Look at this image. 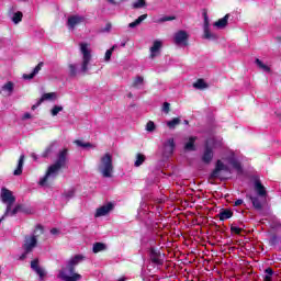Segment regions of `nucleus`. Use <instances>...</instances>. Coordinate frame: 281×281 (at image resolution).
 Instances as JSON below:
<instances>
[{
  "label": "nucleus",
  "mask_w": 281,
  "mask_h": 281,
  "mask_svg": "<svg viewBox=\"0 0 281 281\" xmlns=\"http://www.w3.org/2000/svg\"><path fill=\"white\" fill-rule=\"evenodd\" d=\"M114 49H115V46H113L112 48H110L105 52V57L104 58H105L106 61L111 60V56H113V50Z\"/></svg>",
  "instance_id": "obj_45"
},
{
  "label": "nucleus",
  "mask_w": 281,
  "mask_h": 281,
  "mask_svg": "<svg viewBox=\"0 0 281 281\" xmlns=\"http://www.w3.org/2000/svg\"><path fill=\"white\" fill-rule=\"evenodd\" d=\"M111 27H112L111 23H106L104 32H111Z\"/></svg>",
  "instance_id": "obj_56"
},
{
  "label": "nucleus",
  "mask_w": 281,
  "mask_h": 281,
  "mask_svg": "<svg viewBox=\"0 0 281 281\" xmlns=\"http://www.w3.org/2000/svg\"><path fill=\"white\" fill-rule=\"evenodd\" d=\"M38 268H41V266H38V259L32 260L31 261V269H33V271H35Z\"/></svg>",
  "instance_id": "obj_48"
},
{
  "label": "nucleus",
  "mask_w": 281,
  "mask_h": 281,
  "mask_svg": "<svg viewBox=\"0 0 281 281\" xmlns=\"http://www.w3.org/2000/svg\"><path fill=\"white\" fill-rule=\"evenodd\" d=\"M134 10H139L140 8H146V0H138L132 4Z\"/></svg>",
  "instance_id": "obj_38"
},
{
  "label": "nucleus",
  "mask_w": 281,
  "mask_h": 281,
  "mask_svg": "<svg viewBox=\"0 0 281 281\" xmlns=\"http://www.w3.org/2000/svg\"><path fill=\"white\" fill-rule=\"evenodd\" d=\"M277 41H278L279 43H281V35H280V36H277Z\"/></svg>",
  "instance_id": "obj_62"
},
{
  "label": "nucleus",
  "mask_w": 281,
  "mask_h": 281,
  "mask_svg": "<svg viewBox=\"0 0 281 281\" xmlns=\"http://www.w3.org/2000/svg\"><path fill=\"white\" fill-rule=\"evenodd\" d=\"M5 214L2 215V217L0 218V223H3V221L5 220Z\"/></svg>",
  "instance_id": "obj_60"
},
{
  "label": "nucleus",
  "mask_w": 281,
  "mask_h": 281,
  "mask_svg": "<svg viewBox=\"0 0 281 281\" xmlns=\"http://www.w3.org/2000/svg\"><path fill=\"white\" fill-rule=\"evenodd\" d=\"M255 63H256V65H257L260 69H262L263 71H267V74L271 72V68H270L269 66L265 65V64L262 63V60H260V59L257 58V59L255 60Z\"/></svg>",
  "instance_id": "obj_34"
},
{
  "label": "nucleus",
  "mask_w": 281,
  "mask_h": 281,
  "mask_svg": "<svg viewBox=\"0 0 281 281\" xmlns=\"http://www.w3.org/2000/svg\"><path fill=\"white\" fill-rule=\"evenodd\" d=\"M68 69L70 78H76V76H78V69L76 68V65L69 64Z\"/></svg>",
  "instance_id": "obj_37"
},
{
  "label": "nucleus",
  "mask_w": 281,
  "mask_h": 281,
  "mask_svg": "<svg viewBox=\"0 0 281 281\" xmlns=\"http://www.w3.org/2000/svg\"><path fill=\"white\" fill-rule=\"evenodd\" d=\"M232 216H234V212L229 209H223L218 214L220 221H227Z\"/></svg>",
  "instance_id": "obj_23"
},
{
  "label": "nucleus",
  "mask_w": 281,
  "mask_h": 281,
  "mask_svg": "<svg viewBox=\"0 0 281 281\" xmlns=\"http://www.w3.org/2000/svg\"><path fill=\"white\" fill-rule=\"evenodd\" d=\"M202 16L204 19V38H206L207 41H210L211 38H216V36L212 34V32H210V18L207 16V9L202 10Z\"/></svg>",
  "instance_id": "obj_9"
},
{
  "label": "nucleus",
  "mask_w": 281,
  "mask_h": 281,
  "mask_svg": "<svg viewBox=\"0 0 281 281\" xmlns=\"http://www.w3.org/2000/svg\"><path fill=\"white\" fill-rule=\"evenodd\" d=\"M99 172L104 177L105 179H111L113 177V155L110 153H105L101 159L100 164L98 166Z\"/></svg>",
  "instance_id": "obj_5"
},
{
  "label": "nucleus",
  "mask_w": 281,
  "mask_h": 281,
  "mask_svg": "<svg viewBox=\"0 0 281 281\" xmlns=\"http://www.w3.org/2000/svg\"><path fill=\"white\" fill-rule=\"evenodd\" d=\"M85 21V16L81 15H71L68 18L67 25L69 30H75L76 25H80Z\"/></svg>",
  "instance_id": "obj_15"
},
{
  "label": "nucleus",
  "mask_w": 281,
  "mask_h": 281,
  "mask_svg": "<svg viewBox=\"0 0 281 281\" xmlns=\"http://www.w3.org/2000/svg\"><path fill=\"white\" fill-rule=\"evenodd\" d=\"M75 194H76V191L74 189H71L65 193V196H66V199H74Z\"/></svg>",
  "instance_id": "obj_49"
},
{
  "label": "nucleus",
  "mask_w": 281,
  "mask_h": 281,
  "mask_svg": "<svg viewBox=\"0 0 281 281\" xmlns=\"http://www.w3.org/2000/svg\"><path fill=\"white\" fill-rule=\"evenodd\" d=\"M254 190L257 193V196H259L260 199H267V188H265L260 179L255 180Z\"/></svg>",
  "instance_id": "obj_12"
},
{
  "label": "nucleus",
  "mask_w": 281,
  "mask_h": 281,
  "mask_svg": "<svg viewBox=\"0 0 281 281\" xmlns=\"http://www.w3.org/2000/svg\"><path fill=\"white\" fill-rule=\"evenodd\" d=\"M21 212V204H16L15 207L10 210L8 216H16Z\"/></svg>",
  "instance_id": "obj_39"
},
{
  "label": "nucleus",
  "mask_w": 281,
  "mask_h": 281,
  "mask_svg": "<svg viewBox=\"0 0 281 281\" xmlns=\"http://www.w3.org/2000/svg\"><path fill=\"white\" fill-rule=\"evenodd\" d=\"M74 144H76V146H79V148H93V144L85 143L83 140L80 139L74 140Z\"/></svg>",
  "instance_id": "obj_33"
},
{
  "label": "nucleus",
  "mask_w": 281,
  "mask_h": 281,
  "mask_svg": "<svg viewBox=\"0 0 281 281\" xmlns=\"http://www.w3.org/2000/svg\"><path fill=\"white\" fill-rule=\"evenodd\" d=\"M177 16L175 15H166L158 20V23H166V21H176Z\"/></svg>",
  "instance_id": "obj_40"
},
{
  "label": "nucleus",
  "mask_w": 281,
  "mask_h": 281,
  "mask_svg": "<svg viewBox=\"0 0 281 281\" xmlns=\"http://www.w3.org/2000/svg\"><path fill=\"white\" fill-rule=\"evenodd\" d=\"M231 232H232V234H236L237 236H240V234L243 233V228L232 225Z\"/></svg>",
  "instance_id": "obj_44"
},
{
  "label": "nucleus",
  "mask_w": 281,
  "mask_h": 281,
  "mask_svg": "<svg viewBox=\"0 0 281 281\" xmlns=\"http://www.w3.org/2000/svg\"><path fill=\"white\" fill-rule=\"evenodd\" d=\"M273 268L269 267L265 270V276H262L263 281H272L273 280Z\"/></svg>",
  "instance_id": "obj_27"
},
{
  "label": "nucleus",
  "mask_w": 281,
  "mask_h": 281,
  "mask_svg": "<svg viewBox=\"0 0 281 281\" xmlns=\"http://www.w3.org/2000/svg\"><path fill=\"white\" fill-rule=\"evenodd\" d=\"M156 128H157V126L155 125V122H153V121H149V122L146 124V131H147L148 133H153Z\"/></svg>",
  "instance_id": "obj_42"
},
{
  "label": "nucleus",
  "mask_w": 281,
  "mask_h": 281,
  "mask_svg": "<svg viewBox=\"0 0 281 281\" xmlns=\"http://www.w3.org/2000/svg\"><path fill=\"white\" fill-rule=\"evenodd\" d=\"M183 124H186V125L188 126V124H190V121L184 120V121H183Z\"/></svg>",
  "instance_id": "obj_61"
},
{
  "label": "nucleus",
  "mask_w": 281,
  "mask_h": 281,
  "mask_svg": "<svg viewBox=\"0 0 281 281\" xmlns=\"http://www.w3.org/2000/svg\"><path fill=\"white\" fill-rule=\"evenodd\" d=\"M38 106H41V103H38V101H37V103L32 105L31 109H32V111H36V109H38Z\"/></svg>",
  "instance_id": "obj_57"
},
{
  "label": "nucleus",
  "mask_w": 281,
  "mask_h": 281,
  "mask_svg": "<svg viewBox=\"0 0 281 281\" xmlns=\"http://www.w3.org/2000/svg\"><path fill=\"white\" fill-rule=\"evenodd\" d=\"M43 65H44V63L43 61H40L38 64H37V66L33 69V71L31 72V74H24L23 76H22V78L24 79V80H32L33 78H34V76H36V74H38V71H41L42 69H43Z\"/></svg>",
  "instance_id": "obj_19"
},
{
  "label": "nucleus",
  "mask_w": 281,
  "mask_h": 281,
  "mask_svg": "<svg viewBox=\"0 0 281 281\" xmlns=\"http://www.w3.org/2000/svg\"><path fill=\"white\" fill-rule=\"evenodd\" d=\"M106 250V245L104 243H94L92 247L93 254H100V251Z\"/></svg>",
  "instance_id": "obj_26"
},
{
  "label": "nucleus",
  "mask_w": 281,
  "mask_h": 281,
  "mask_svg": "<svg viewBox=\"0 0 281 281\" xmlns=\"http://www.w3.org/2000/svg\"><path fill=\"white\" fill-rule=\"evenodd\" d=\"M270 247H276L277 245H280V237L278 235L272 234L271 238L269 239Z\"/></svg>",
  "instance_id": "obj_36"
},
{
  "label": "nucleus",
  "mask_w": 281,
  "mask_h": 281,
  "mask_svg": "<svg viewBox=\"0 0 281 281\" xmlns=\"http://www.w3.org/2000/svg\"><path fill=\"white\" fill-rule=\"evenodd\" d=\"M23 164H25V155H21L19 158L18 167L13 172L15 177H21V175H23Z\"/></svg>",
  "instance_id": "obj_22"
},
{
  "label": "nucleus",
  "mask_w": 281,
  "mask_h": 281,
  "mask_svg": "<svg viewBox=\"0 0 281 281\" xmlns=\"http://www.w3.org/2000/svg\"><path fill=\"white\" fill-rule=\"evenodd\" d=\"M214 159V150L209 145L205 146L204 153L202 155V161L203 164H212V160Z\"/></svg>",
  "instance_id": "obj_16"
},
{
  "label": "nucleus",
  "mask_w": 281,
  "mask_h": 281,
  "mask_svg": "<svg viewBox=\"0 0 281 281\" xmlns=\"http://www.w3.org/2000/svg\"><path fill=\"white\" fill-rule=\"evenodd\" d=\"M1 201H2V203H7L4 216H8L10 214V210H12V205H14V203H16V198L12 194V191H10L8 188H2L1 189Z\"/></svg>",
  "instance_id": "obj_6"
},
{
  "label": "nucleus",
  "mask_w": 281,
  "mask_h": 281,
  "mask_svg": "<svg viewBox=\"0 0 281 281\" xmlns=\"http://www.w3.org/2000/svg\"><path fill=\"white\" fill-rule=\"evenodd\" d=\"M25 258H27V254L24 250V252L20 256V260H25Z\"/></svg>",
  "instance_id": "obj_58"
},
{
  "label": "nucleus",
  "mask_w": 281,
  "mask_h": 281,
  "mask_svg": "<svg viewBox=\"0 0 281 281\" xmlns=\"http://www.w3.org/2000/svg\"><path fill=\"white\" fill-rule=\"evenodd\" d=\"M162 111H164V113H170V103L165 102L162 104Z\"/></svg>",
  "instance_id": "obj_50"
},
{
  "label": "nucleus",
  "mask_w": 281,
  "mask_h": 281,
  "mask_svg": "<svg viewBox=\"0 0 281 281\" xmlns=\"http://www.w3.org/2000/svg\"><path fill=\"white\" fill-rule=\"evenodd\" d=\"M108 1H109V3H112V5H115L117 3L116 0H108Z\"/></svg>",
  "instance_id": "obj_59"
},
{
  "label": "nucleus",
  "mask_w": 281,
  "mask_h": 281,
  "mask_svg": "<svg viewBox=\"0 0 281 281\" xmlns=\"http://www.w3.org/2000/svg\"><path fill=\"white\" fill-rule=\"evenodd\" d=\"M195 142H196V137L190 136L189 140L184 144V150H187L189 153L196 150V145H194Z\"/></svg>",
  "instance_id": "obj_21"
},
{
  "label": "nucleus",
  "mask_w": 281,
  "mask_h": 281,
  "mask_svg": "<svg viewBox=\"0 0 281 281\" xmlns=\"http://www.w3.org/2000/svg\"><path fill=\"white\" fill-rule=\"evenodd\" d=\"M229 21V14H226L224 18L217 20L214 22V27H217V30H225L227 27V23Z\"/></svg>",
  "instance_id": "obj_20"
},
{
  "label": "nucleus",
  "mask_w": 281,
  "mask_h": 281,
  "mask_svg": "<svg viewBox=\"0 0 281 281\" xmlns=\"http://www.w3.org/2000/svg\"><path fill=\"white\" fill-rule=\"evenodd\" d=\"M52 150H54V147H53V146H48V147L45 149V155H44V157H47V155H49V153H52Z\"/></svg>",
  "instance_id": "obj_53"
},
{
  "label": "nucleus",
  "mask_w": 281,
  "mask_h": 281,
  "mask_svg": "<svg viewBox=\"0 0 281 281\" xmlns=\"http://www.w3.org/2000/svg\"><path fill=\"white\" fill-rule=\"evenodd\" d=\"M67 161H69V149L64 148L57 154V159L50 165L45 176L40 180V186H46L49 177H56L63 169L67 168Z\"/></svg>",
  "instance_id": "obj_2"
},
{
  "label": "nucleus",
  "mask_w": 281,
  "mask_h": 281,
  "mask_svg": "<svg viewBox=\"0 0 281 281\" xmlns=\"http://www.w3.org/2000/svg\"><path fill=\"white\" fill-rule=\"evenodd\" d=\"M209 87L210 85L205 82V79H201V78L193 83V88L199 89L200 91H203L204 89H209Z\"/></svg>",
  "instance_id": "obj_24"
},
{
  "label": "nucleus",
  "mask_w": 281,
  "mask_h": 281,
  "mask_svg": "<svg viewBox=\"0 0 281 281\" xmlns=\"http://www.w3.org/2000/svg\"><path fill=\"white\" fill-rule=\"evenodd\" d=\"M60 111H63V106L61 105H55L50 110V113H52L53 117H56V115H58V113H60Z\"/></svg>",
  "instance_id": "obj_41"
},
{
  "label": "nucleus",
  "mask_w": 281,
  "mask_h": 281,
  "mask_svg": "<svg viewBox=\"0 0 281 281\" xmlns=\"http://www.w3.org/2000/svg\"><path fill=\"white\" fill-rule=\"evenodd\" d=\"M121 47H126V43H122V44H121Z\"/></svg>",
  "instance_id": "obj_64"
},
{
  "label": "nucleus",
  "mask_w": 281,
  "mask_h": 281,
  "mask_svg": "<svg viewBox=\"0 0 281 281\" xmlns=\"http://www.w3.org/2000/svg\"><path fill=\"white\" fill-rule=\"evenodd\" d=\"M2 91H8V93L12 94L14 92V82L8 81L2 86Z\"/></svg>",
  "instance_id": "obj_32"
},
{
  "label": "nucleus",
  "mask_w": 281,
  "mask_h": 281,
  "mask_svg": "<svg viewBox=\"0 0 281 281\" xmlns=\"http://www.w3.org/2000/svg\"><path fill=\"white\" fill-rule=\"evenodd\" d=\"M20 212H21L22 214H32V210H30V207H27V206H25V205H23V204H21Z\"/></svg>",
  "instance_id": "obj_47"
},
{
  "label": "nucleus",
  "mask_w": 281,
  "mask_h": 281,
  "mask_svg": "<svg viewBox=\"0 0 281 281\" xmlns=\"http://www.w3.org/2000/svg\"><path fill=\"white\" fill-rule=\"evenodd\" d=\"M140 85H144V77H142V76H136V77L133 79L132 87H133L134 89H139Z\"/></svg>",
  "instance_id": "obj_29"
},
{
  "label": "nucleus",
  "mask_w": 281,
  "mask_h": 281,
  "mask_svg": "<svg viewBox=\"0 0 281 281\" xmlns=\"http://www.w3.org/2000/svg\"><path fill=\"white\" fill-rule=\"evenodd\" d=\"M12 21H13V23H15V25L21 23V21H23V12H21V11L15 12L13 14Z\"/></svg>",
  "instance_id": "obj_35"
},
{
  "label": "nucleus",
  "mask_w": 281,
  "mask_h": 281,
  "mask_svg": "<svg viewBox=\"0 0 281 281\" xmlns=\"http://www.w3.org/2000/svg\"><path fill=\"white\" fill-rule=\"evenodd\" d=\"M271 229H278V227H281V224L280 222H273L271 225H270Z\"/></svg>",
  "instance_id": "obj_51"
},
{
  "label": "nucleus",
  "mask_w": 281,
  "mask_h": 281,
  "mask_svg": "<svg viewBox=\"0 0 281 281\" xmlns=\"http://www.w3.org/2000/svg\"><path fill=\"white\" fill-rule=\"evenodd\" d=\"M144 161H146V156L144 154H137L134 166L136 168H139V166H142L144 164Z\"/></svg>",
  "instance_id": "obj_31"
},
{
  "label": "nucleus",
  "mask_w": 281,
  "mask_h": 281,
  "mask_svg": "<svg viewBox=\"0 0 281 281\" xmlns=\"http://www.w3.org/2000/svg\"><path fill=\"white\" fill-rule=\"evenodd\" d=\"M148 19V14L139 15L138 19H136L134 22H131L128 24V27L134 29L137 27V25H140L143 21H146Z\"/></svg>",
  "instance_id": "obj_25"
},
{
  "label": "nucleus",
  "mask_w": 281,
  "mask_h": 281,
  "mask_svg": "<svg viewBox=\"0 0 281 281\" xmlns=\"http://www.w3.org/2000/svg\"><path fill=\"white\" fill-rule=\"evenodd\" d=\"M190 38V35H188L187 31L180 30L178 31L173 36V43L176 45H188V41Z\"/></svg>",
  "instance_id": "obj_10"
},
{
  "label": "nucleus",
  "mask_w": 281,
  "mask_h": 281,
  "mask_svg": "<svg viewBox=\"0 0 281 281\" xmlns=\"http://www.w3.org/2000/svg\"><path fill=\"white\" fill-rule=\"evenodd\" d=\"M54 98H56L55 92L44 93L42 95V98L38 100V104H43V102H45V100H54Z\"/></svg>",
  "instance_id": "obj_30"
},
{
  "label": "nucleus",
  "mask_w": 281,
  "mask_h": 281,
  "mask_svg": "<svg viewBox=\"0 0 281 281\" xmlns=\"http://www.w3.org/2000/svg\"><path fill=\"white\" fill-rule=\"evenodd\" d=\"M80 52L82 54L81 71L82 74H87V71H89V63H91V49H89V44L81 43Z\"/></svg>",
  "instance_id": "obj_7"
},
{
  "label": "nucleus",
  "mask_w": 281,
  "mask_h": 281,
  "mask_svg": "<svg viewBox=\"0 0 281 281\" xmlns=\"http://www.w3.org/2000/svg\"><path fill=\"white\" fill-rule=\"evenodd\" d=\"M43 234H45V228L43 225L37 224L35 226L34 234L24 237V244L22 247L25 254H32V251H34L35 247L38 245L37 236H43Z\"/></svg>",
  "instance_id": "obj_3"
},
{
  "label": "nucleus",
  "mask_w": 281,
  "mask_h": 281,
  "mask_svg": "<svg viewBox=\"0 0 281 281\" xmlns=\"http://www.w3.org/2000/svg\"><path fill=\"white\" fill-rule=\"evenodd\" d=\"M246 199H249V201H251L252 207H255L257 210V212H262L263 204H262V200H260V198L254 196L251 194H246Z\"/></svg>",
  "instance_id": "obj_17"
},
{
  "label": "nucleus",
  "mask_w": 281,
  "mask_h": 281,
  "mask_svg": "<svg viewBox=\"0 0 281 281\" xmlns=\"http://www.w3.org/2000/svg\"><path fill=\"white\" fill-rule=\"evenodd\" d=\"M175 138H169L165 144H164V151L162 155L164 157H171L175 153Z\"/></svg>",
  "instance_id": "obj_14"
},
{
  "label": "nucleus",
  "mask_w": 281,
  "mask_h": 281,
  "mask_svg": "<svg viewBox=\"0 0 281 281\" xmlns=\"http://www.w3.org/2000/svg\"><path fill=\"white\" fill-rule=\"evenodd\" d=\"M127 98H133V93L130 92L128 95H127Z\"/></svg>",
  "instance_id": "obj_63"
},
{
  "label": "nucleus",
  "mask_w": 281,
  "mask_h": 281,
  "mask_svg": "<svg viewBox=\"0 0 281 281\" xmlns=\"http://www.w3.org/2000/svg\"><path fill=\"white\" fill-rule=\"evenodd\" d=\"M179 124H181V119L180 117H175L171 121L167 122V126L170 130L177 128V126H179Z\"/></svg>",
  "instance_id": "obj_28"
},
{
  "label": "nucleus",
  "mask_w": 281,
  "mask_h": 281,
  "mask_svg": "<svg viewBox=\"0 0 281 281\" xmlns=\"http://www.w3.org/2000/svg\"><path fill=\"white\" fill-rule=\"evenodd\" d=\"M43 234H45V228L43 225L37 224L35 226L34 234L24 237V244L22 247L25 254H32V251H34L35 247L38 245L37 236H43Z\"/></svg>",
  "instance_id": "obj_4"
},
{
  "label": "nucleus",
  "mask_w": 281,
  "mask_h": 281,
  "mask_svg": "<svg viewBox=\"0 0 281 281\" xmlns=\"http://www.w3.org/2000/svg\"><path fill=\"white\" fill-rule=\"evenodd\" d=\"M87 257L83 255H75L72 258H70L66 267H63L61 270H59L58 278L63 281H80L82 280V274L76 272V267H78L82 260H86Z\"/></svg>",
  "instance_id": "obj_1"
},
{
  "label": "nucleus",
  "mask_w": 281,
  "mask_h": 281,
  "mask_svg": "<svg viewBox=\"0 0 281 281\" xmlns=\"http://www.w3.org/2000/svg\"><path fill=\"white\" fill-rule=\"evenodd\" d=\"M243 203H244L243 199H238L235 201L234 206L238 207L239 205H243Z\"/></svg>",
  "instance_id": "obj_54"
},
{
  "label": "nucleus",
  "mask_w": 281,
  "mask_h": 281,
  "mask_svg": "<svg viewBox=\"0 0 281 281\" xmlns=\"http://www.w3.org/2000/svg\"><path fill=\"white\" fill-rule=\"evenodd\" d=\"M35 273H37V276L41 278V280H43V278H45V270H43V268H37L34 270Z\"/></svg>",
  "instance_id": "obj_46"
},
{
  "label": "nucleus",
  "mask_w": 281,
  "mask_h": 281,
  "mask_svg": "<svg viewBox=\"0 0 281 281\" xmlns=\"http://www.w3.org/2000/svg\"><path fill=\"white\" fill-rule=\"evenodd\" d=\"M232 166L233 168H235V170H237V172H243V165H240L239 161L233 160Z\"/></svg>",
  "instance_id": "obj_43"
},
{
  "label": "nucleus",
  "mask_w": 281,
  "mask_h": 281,
  "mask_svg": "<svg viewBox=\"0 0 281 281\" xmlns=\"http://www.w3.org/2000/svg\"><path fill=\"white\" fill-rule=\"evenodd\" d=\"M115 207V204L113 202H109L108 204L102 205L101 207L97 209L95 211V218H100V216H106L109 212H111Z\"/></svg>",
  "instance_id": "obj_13"
},
{
  "label": "nucleus",
  "mask_w": 281,
  "mask_h": 281,
  "mask_svg": "<svg viewBox=\"0 0 281 281\" xmlns=\"http://www.w3.org/2000/svg\"><path fill=\"white\" fill-rule=\"evenodd\" d=\"M161 47H164V44L161 43V41L156 40L154 41L153 46L149 48L150 54V58H155V56H157V54H159Z\"/></svg>",
  "instance_id": "obj_18"
},
{
  "label": "nucleus",
  "mask_w": 281,
  "mask_h": 281,
  "mask_svg": "<svg viewBox=\"0 0 281 281\" xmlns=\"http://www.w3.org/2000/svg\"><path fill=\"white\" fill-rule=\"evenodd\" d=\"M221 172H229V167L224 165L221 159H218L215 164V168L210 175V179H218Z\"/></svg>",
  "instance_id": "obj_8"
},
{
  "label": "nucleus",
  "mask_w": 281,
  "mask_h": 281,
  "mask_svg": "<svg viewBox=\"0 0 281 281\" xmlns=\"http://www.w3.org/2000/svg\"><path fill=\"white\" fill-rule=\"evenodd\" d=\"M149 259L151 260L153 265H156L157 267H161V265H164V260H161V251H159L157 248L149 249Z\"/></svg>",
  "instance_id": "obj_11"
},
{
  "label": "nucleus",
  "mask_w": 281,
  "mask_h": 281,
  "mask_svg": "<svg viewBox=\"0 0 281 281\" xmlns=\"http://www.w3.org/2000/svg\"><path fill=\"white\" fill-rule=\"evenodd\" d=\"M22 120H32V114H30V112L24 113Z\"/></svg>",
  "instance_id": "obj_55"
},
{
  "label": "nucleus",
  "mask_w": 281,
  "mask_h": 281,
  "mask_svg": "<svg viewBox=\"0 0 281 281\" xmlns=\"http://www.w3.org/2000/svg\"><path fill=\"white\" fill-rule=\"evenodd\" d=\"M50 234H52L53 236H57V234H60V229H58V228H52V229H50Z\"/></svg>",
  "instance_id": "obj_52"
}]
</instances>
